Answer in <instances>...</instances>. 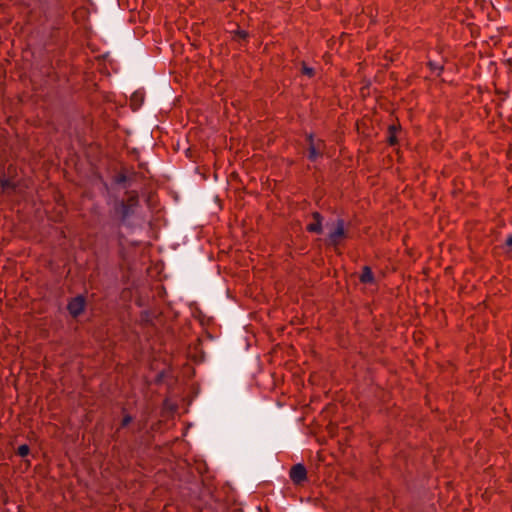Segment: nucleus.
I'll return each mask as SVG.
<instances>
[{
	"label": "nucleus",
	"instance_id": "nucleus-9",
	"mask_svg": "<svg viewBox=\"0 0 512 512\" xmlns=\"http://www.w3.org/2000/svg\"><path fill=\"white\" fill-rule=\"evenodd\" d=\"M359 281L362 284H373L375 283V277L372 272V269L369 266H364L362 268L361 274L359 276Z\"/></svg>",
	"mask_w": 512,
	"mask_h": 512
},
{
	"label": "nucleus",
	"instance_id": "nucleus-12",
	"mask_svg": "<svg viewBox=\"0 0 512 512\" xmlns=\"http://www.w3.org/2000/svg\"><path fill=\"white\" fill-rule=\"evenodd\" d=\"M132 420H133V418L131 415H128V414L124 415V417L121 420L120 427L118 428V430L128 426L132 422Z\"/></svg>",
	"mask_w": 512,
	"mask_h": 512
},
{
	"label": "nucleus",
	"instance_id": "nucleus-2",
	"mask_svg": "<svg viewBox=\"0 0 512 512\" xmlns=\"http://www.w3.org/2000/svg\"><path fill=\"white\" fill-rule=\"evenodd\" d=\"M347 238L348 232L345 229V221L339 218L336 221L335 228L329 232L326 242L328 245L337 249Z\"/></svg>",
	"mask_w": 512,
	"mask_h": 512
},
{
	"label": "nucleus",
	"instance_id": "nucleus-5",
	"mask_svg": "<svg viewBox=\"0 0 512 512\" xmlns=\"http://www.w3.org/2000/svg\"><path fill=\"white\" fill-rule=\"evenodd\" d=\"M289 476L295 485H301L307 480V470L303 464H295L291 467Z\"/></svg>",
	"mask_w": 512,
	"mask_h": 512
},
{
	"label": "nucleus",
	"instance_id": "nucleus-7",
	"mask_svg": "<svg viewBox=\"0 0 512 512\" xmlns=\"http://www.w3.org/2000/svg\"><path fill=\"white\" fill-rule=\"evenodd\" d=\"M401 131V125L399 123H393L389 125L388 127V137H387V143L390 146H395L398 144V133Z\"/></svg>",
	"mask_w": 512,
	"mask_h": 512
},
{
	"label": "nucleus",
	"instance_id": "nucleus-11",
	"mask_svg": "<svg viewBox=\"0 0 512 512\" xmlns=\"http://www.w3.org/2000/svg\"><path fill=\"white\" fill-rule=\"evenodd\" d=\"M16 453L20 457H26L30 453V447L27 444L20 445Z\"/></svg>",
	"mask_w": 512,
	"mask_h": 512
},
{
	"label": "nucleus",
	"instance_id": "nucleus-15",
	"mask_svg": "<svg viewBox=\"0 0 512 512\" xmlns=\"http://www.w3.org/2000/svg\"><path fill=\"white\" fill-rule=\"evenodd\" d=\"M428 65L430 66V68L432 70H439V71H442L443 70V67L442 66H437L435 63L433 62H429Z\"/></svg>",
	"mask_w": 512,
	"mask_h": 512
},
{
	"label": "nucleus",
	"instance_id": "nucleus-6",
	"mask_svg": "<svg viewBox=\"0 0 512 512\" xmlns=\"http://www.w3.org/2000/svg\"><path fill=\"white\" fill-rule=\"evenodd\" d=\"M311 217L313 219V222L309 223L306 226V230L310 233L321 234L323 231V216L319 212L315 211L311 214Z\"/></svg>",
	"mask_w": 512,
	"mask_h": 512
},
{
	"label": "nucleus",
	"instance_id": "nucleus-13",
	"mask_svg": "<svg viewBox=\"0 0 512 512\" xmlns=\"http://www.w3.org/2000/svg\"><path fill=\"white\" fill-rule=\"evenodd\" d=\"M114 180L117 184H123L128 181V176L125 173L121 172L115 176Z\"/></svg>",
	"mask_w": 512,
	"mask_h": 512
},
{
	"label": "nucleus",
	"instance_id": "nucleus-1",
	"mask_svg": "<svg viewBox=\"0 0 512 512\" xmlns=\"http://www.w3.org/2000/svg\"><path fill=\"white\" fill-rule=\"evenodd\" d=\"M140 207L139 194L136 190H127L125 198L116 201L114 204V213L121 223H125L136 213Z\"/></svg>",
	"mask_w": 512,
	"mask_h": 512
},
{
	"label": "nucleus",
	"instance_id": "nucleus-10",
	"mask_svg": "<svg viewBox=\"0 0 512 512\" xmlns=\"http://www.w3.org/2000/svg\"><path fill=\"white\" fill-rule=\"evenodd\" d=\"M232 33H233V37H232L233 40H247V38L249 37L248 32L245 30H242V29H237V30L233 31Z\"/></svg>",
	"mask_w": 512,
	"mask_h": 512
},
{
	"label": "nucleus",
	"instance_id": "nucleus-3",
	"mask_svg": "<svg viewBox=\"0 0 512 512\" xmlns=\"http://www.w3.org/2000/svg\"><path fill=\"white\" fill-rule=\"evenodd\" d=\"M306 142L308 145V159L311 162L317 161L324 154L326 144L322 139H316L313 134L306 135Z\"/></svg>",
	"mask_w": 512,
	"mask_h": 512
},
{
	"label": "nucleus",
	"instance_id": "nucleus-4",
	"mask_svg": "<svg viewBox=\"0 0 512 512\" xmlns=\"http://www.w3.org/2000/svg\"><path fill=\"white\" fill-rule=\"evenodd\" d=\"M86 307V298L83 295H78L72 298L67 304V310L73 318L80 316Z\"/></svg>",
	"mask_w": 512,
	"mask_h": 512
},
{
	"label": "nucleus",
	"instance_id": "nucleus-14",
	"mask_svg": "<svg viewBox=\"0 0 512 512\" xmlns=\"http://www.w3.org/2000/svg\"><path fill=\"white\" fill-rule=\"evenodd\" d=\"M302 73H303L304 75H306V76L310 77V78H311V77H313V76L315 75V71H314V69H313V68H311V67H308V66H306V65H303V67H302Z\"/></svg>",
	"mask_w": 512,
	"mask_h": 512
},
{
	"label": "nucleus",
	"instance_id": "nucleus-16",
	"mask_svg": "<svg viewBox=\"0 0 512 512\" xmlns=\"http://www.w3.org/2000/svg\"><path fill=\"white\" fill-rule=\"evenodd\" d=\"M505 245H506V246H508L509 248H511V247H512V235H509V236L506 238Z\"/></svg>",
	"mask_w": 512,
	"mask_h": 512
},
{
	"label": "nucleus",
	"instance_id": "nucleus-8",
	"mask_svg": "<svg viewBox=\"0 0 512 512\" xmlns=\"http://www.w3.org/2000/svg\"><path fill=\"white\" fill-rule=\"evenodd\" d=\"M0 187L2 193L12 194L16 191L18 184L11 178L0 177Z\"/></svg>",
	"mask_w": 512,
	"mask_h": 512
}]
</instances>
